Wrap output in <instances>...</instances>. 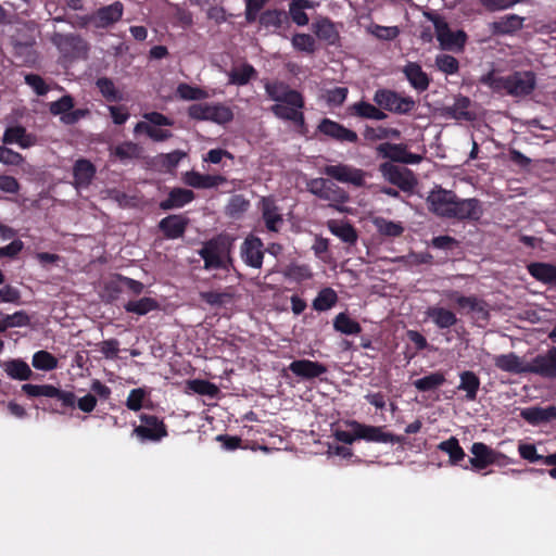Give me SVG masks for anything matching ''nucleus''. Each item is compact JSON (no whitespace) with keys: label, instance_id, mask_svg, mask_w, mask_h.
Listing matches in <instances>:
<instances>
[{"label":"nucleus","instance_id":"1","mask_svg":"<svg viewBox=\"0 0 556 556\" xmlns=\"http://www.w3.org/2000/svg\"><path fill=\"white\" fill-rule=\"evenodd\" d=\"M429 210L438 216L457 219H478L482 210L477 199H458L453 191L441 187L427 197Z\"/></svg>","mask_w":556,"mask_h":556},{"label":"nucleus","instance_id":"2","mask_svg":"<svg viewBox=\"0 0 556 556\" xmlns=\"http://www.w3.org/2000/svg\"><path fill=\"white\" fill-rule=\"evenodd\" d=\"M264 88L266 94L276 102L270 109L275 116L285 121H291L299 126L304 125V115L302 113L304 100L299 91L278 80L265 81Z\"/></svg>","mask_w":556,"mask_h":556},{"label":"nucleus","instance_id":"3","mask_svg":"<svg viewBox=\"0 0 556 556\" xmlns=\"http://www.w3.org/2000/svg\"><path fill=\"white\" fill-rule=\"evenodd\" d=\"M480 83L495 92H506L515 98H525L536 87V76L532 71H517L507 76H501L494 71L480 77Z\"/></svg>","mask_w":556,"mask_h":556},{"label":"nucleus","instance_id":"4","mask_svg":"<svg viewBox=\"0 0 556 556\" xmlns=\"http://www.w3.org/2000/svg\"><path fill=\"white\" fill-rule=\"evenodd\" d=\"M231 249L232 240L226 236H218L204 242L198 251V254L204 261L203 268L206 270H229L233 266Z\"/></svg>","mask_w":556,"mask_h":556},{"label":"nucleus","instance_id":"5","mask_svg":"<svg viewBox=\"0 0 556 556\" xmlns=\"http://www.w3.org/2000/svg\"><path fill=\"white\" fill-rule=\"evenodd\" d=\"M307 190L318 199L328 202L329 207L340 213H352V208L345 205L350 201L349 193L333 181L314 178L307 182Z\"/></svg>","mask_w":556,"mask_h":556},{"label":"nucleus","instance_id":"6","mask_svg":"<svg viewBox=\"0 0 556 556\" xmlns=\"http://www.w3.org/2000/svg\"><path fill=\"white\" fill-rule=\"evenodd\" d=\"M188 115L192 119L224 125L232 121V110L223 103H194L189 106Z\"/></svg>","mask_w":556,"mask_h":556},{"label":"nucleus","instance_id":"7","mask_svg":"<svg viewBox=\"0 0 556 556\" xmlns=\"http://www.w3.org/2000/svg\"><path fill=\"white\" fill-rule=\"evenodd\" d=\"M372 101L380 110L394 114H407L415 109V100L408 96H401L394 90L380 88L374 93Z\"/></svg>","mask_w":556,"mask_h":556},{"label":"nucleus","instance_id":"8","mask_svg":"<svg viewBox=\"0 0 556 556\" xmlns=\"http://www.w3.org/2000/svg\"><path fill=\"white\" fill-rule=\"evenodd\" d=\"M435 29V36L440 46L444 50H462L467 36L463 30L452 31L445 22L439 15H429Z\"/></svg>","mask_w":556,"mask_h":556},{"label":"nucleus","instance_id":"9","mask_svg":"<svg viewBox=\"0 0 556 556\" xmlns=\"http://www.w3.org/2000/svg\"><path fill=\"white\" fill-rule=\"evenodd\" d=\"M323 172L339 182L350 184L357 188L364 187L366 184V178L369 176L367 172L361 168L342 163L336 165H327L324 167Z\"/></svg>","mask_w":556,"mask_h":556},{"label":"nucleus","instance_id":"10","mask_svg":"<svg viewBox=\"0 0 556 556\" xmlns=\"http://www.w3.org/2000/svg\"><path fill=\"white\" fill-rule=\"evenodd\" d=\"M379 170L387 181L399 187L404 192H412L417 185L413 172L407 168L387 162L379 166Z\"/></svg>","mask_w":556,"mask_h":556},{"label":"nucleus","instance_id":"11","mask_svg":"<svg viewBox=\"0 0 556 556\" xmlns=\"http://www.w3.org/2000/svg\"><path fill=\"white\" fill-rule=\"evenodd\" d=\"M141 425L134 429V434L141 441L159 442L167 437V429L163 420L154 415L142 414L140 416Z\"/></svg>","mask_w":556,"mask_h":556},{"label":"nucleus","instance_id":"12","mask_svg":"<svg viewBox=\"0 0 556 556\" xmlns=\"http://www.w3.org/2000/svg\"><path fill=\"white\" fill-rule=\"evenodd\" d=\"M470 452L472 457L469 459V463L475 470H482L493 464L502 465V460L507 459L504 454L492 450L482 442H475L471 445Z\"/></svg>","mask_w":556,"mask_h":556},{"label":"nucleus","instance_id":"13","mask_svg":"<svg viewBox=\"0 0 556 556\" xmlns=\"http://www.w3.org/2000/svg\"><path fill=\"white\" fill-rule=\"evenodd\" d=\"M351 429L356 430L357 440H365L367 442H378V443H400L401 438L391 433L383 431L382 427L370 426L361 424L356 420H352L349 424Z\"/></svg>","mask_w":556,"mask_h":556},{"label":"nucleus","instance_id":"14","mask_svg":"<svg viewBox=\"0 0 556 556\" xmlns=\"http://www.w3.org/2000/svg\"><path fill=\"white\" fill-rule=\"evenodd\" d=\"M124 13V5L115 1L109 5L102 7L87 17V23L94 28H109L117 23Z\"/></svg>","mask_w":556,"mask_h":556},{"label":"nucleus","instance_id":"15","mask_svg":"<svg viewBox=\"0 0 556 556\" xmlns=\"http://www.w3.org/2000/svg\"><path fill=\"white\" fill-rule=\"evenodd\" d=\"M242 261L250 267L261 268L264 258V244L253 235L248 236L240 248Z\"/></svg>","mask_w":556,"mask_h":556},{"label":"nucleus","instance_id":"16","mask_svg":"<svg viewBox=\"0 0 556 556\" xmlns=\"http://www.w3.org/2000/svg\"><path fill=\"white\" fill-rule=\"evenodd\" d=\"M493 361L494 365L502 371L516 375L532 374V359L527 362L513 352L496 355Z\"/></svg>","mask_w":556,"mask_h":556},{"label":"nucleus","instance_id":"17","mask_svg":"<svg viewBox=\"0 0 556 556\" xmlns=\"http://www.w3.org/2000/svg\"><path fill=\"white\" fill-rule=\"evenodd\" d=\"M377 151L386 159L404 164H418L422 160L419 154L407 151L403 144L386 142L378 146Z\"/></svg>","mask_w":556,"mask_h":556},{"label":"nucleus","instance_id":"18","mask_svg":"<svg viewBox=\"0 0 556 556\" xmlns=\"http://www.w3.org/2000/svg\"><path fill=\"white\" fill-rule=\"evenodd\" d=\"M260 208L266 229L270 232H278L283 225V218L275 201L270 198H262Z\"/></svg>","mask_w":556,"mask_h":556},{"label":"nucleus","instance_id":"19","mask_svg":"<svg viewBox=\"0 0 556 556\" xmlns=\"http://www.w3.org/2000/svg\"><path fill=\"white\" fill-rule=\"evenodd\" d=\"M532 374L543 378L556 379V348H551L545 354L532 358Z\"/></svg>","mask_w":556,"mask_h":556},{"label":"nucleus","instance_id":"20","mask_svg":"<svg viewBox=\"0 0 556 556\" xmlns=\"http://www.w3.org/2000/svg\"><path fill=\"white\" fill-rule=\"evenodd\" d=\"M318 129L321 134L338 141L356 142L358 139L355 131L348 129L343 125L329 118H324L320 122Z\"/></svg>","mask_w":556,"mask_h":556},{"label":"nucleus","instance_id":"21","mask_svg":"<svg viewBox=\"0 0 556 556\" xmlns=\"http://www.w3.org/2000/svg\"><path fill=\"white\" fill-rule=\"evenodd\" d=\"M184 181L188 186L198 189H210L223 185L226 178L220 175L200 174L191 170L184 174Z\"/></svg>","mask_w":556,"mask_h":556},{"label":"nucleus","instance_id":"22","mask_svg":"<svg viewBox=\"0 0 556 556\" xmlns=\"http://www.w3.org/2000/svg\"><path fill=\"white\" fill-rule=\"evenodd\" d=\"M188 223V218L182 215H169L160 220L159 227L166 238L177 239L184 236Z\"/></svg>","mask_w":556,"mask_h":556},{"label":"nucleus","instance_id":"23","mask_svg":"<svg viewBox=\"0 0 556 556\" xmlns=\"http://www.w3.org/2000/svg\"><path fill=\"white\" fill-rule=\"evenodd\" d=\"M425 314L439 329H448L458 321L453 311L439 305L429 306Z\"/></svg>","mask_w":556,"mask_h":556},{"label":"nucleus","instance_id":"24","mask_svg":"<svg viewBox=\"0 0 556 556\" xmlns=\"http://www.w3.org/2000/svg\"><path fill=\"white\" fill-rule=\"evenodd\" d=\"M96 175L94 165L86 160H77L73 167L74 185L76 188H87Z\"/></svg>","mask_w":556,"mask_h":556},{"label":"nucleus","instance_id":"25","mask_svg":"<svg viewBox=\"0 0 556 556\" xmlns=\"http://www.w3.org/2000/svg\"><path fill=\"white\" fill-rule=\"evenodd\" d=\"M3 143H16L23 149L30 148L36 144V137L28 134L23 126L8 127L3 134Z\"/></svg>","mask_w":556,"mask_h":556},{"label":"nucleus","instance_id":"26","mask_svg":"<svg viewBox=\"0 0 556 556\" xmlns=\"http://www.w3.org/2000/svg\"><path fill=\"white\" fill-rule=\"evenodd\" d=\"M403 73L414 89L418 91L428 89L430 79L418 63L408 62L404 66Z\"/></svg>","mask_w":556,"mask_h":556},{"label":"nucleus","instance_id":"27","mask_svg":"<svg viewBox=\"0 0 556 556\" xmlns=\"http://www.w3.org/2000/svg\"><path fill=\"white\" fill-rule=\"evenodd\" d=\"M289 369L294 375L307 379L319 377L327 371L324 365L308 359L294 361L290 364Z\"/></svg>","mask_w":556,"mask_h":556},{"label":"nucleus","instance_id":"28","mask_svg":"<svg viewBox=\"0 0 556 556\" xmlns=\"http://www.w3.org/2000/svg\"><path fill=\"white\" fill-rule=\"evenodd\" d=\"M194 199L192 190L184 188H174L169 191L168 198L160 203V208L168 211L179 208L190 203Z\"/></svg>","mask_w":556,"mask_h":556},{"label":"nucleus","instance_id":"29","mask_svg":"<svg viewBox=\"0 0 556 556\" xmlns=\"http://www.w3.org/2000/svg\"><path fill=\"white\" fill-rule=\"evenodd\" d=\"M329 231L348 244H355L357 241V232L355 228L348 222L330 219L327 222Z\"/></svg>","mask_w":556,"mask_h":556},{"label":"nucleus","instance_id":"30","mask_svg":"<svg viewBox=\"0 0 556 556\" xmlns=\"http://www.w3.org/2000/svg\"><path fill=\"white\" fill-rule=\"evenodd\" d=\"M350 111L353 115L366 119L383 121L388 117L376 103L372 104L367 101L355 102L350 106Z\"/></svg>","mask_w":556,"mask_h":556},{"label":"nucleus","instance_id":"31","mask_svg":"<svg viewBox=\"0 0 556 556\" xmlns=\"http://www.w3.org/2000/svg\"><path fill=\"white\" fill-rule=\"evenodd\" d=\"M529 274L538 281L556 287V266L549 263H531L527 266Z\"/></svg>","mask_w":556,"mask_h":556},{"label":"nucleus","instance_id":"32","mask_svg":"<svg viewBox=\"0 0 556 556\" xmlns=\"http://www.w3.org/2000/svg\"><path fill=\"white\" fill-rule=\"evenodd\" d=\"M1 366L7 376L14 380L24 381L33 376L29 365L20 358L7 361Z\"/></svg>","mask_w":556,"mask_h":556},{"label":"nucleus","instance_id":"33","mask_svg":"<svg viewBox=\"0 0 556 556\" xmlns=\"http://www.w3.org/2000/svg\"><path fill=\"white\" fill-rule=\"evenodd\" d=\"M470 105L471 101L469 98L458 96L455 98L454 103L446 106L444 111L445 114L452 118L471 121L473 118V114L469 110Z\"/></svg>","mask_w":556,"mask_h":556},{"label":"nucleus","instance_id":"34","mask_svg":"<svg viewBox=\"0 0 556 556\" xmlns=\"http://www.w3.org/2000/svg\"><path fill=\"white\" fill-rule=\"evenodd\" d=\"M316 3L311 0H292L289 4V14L293 23L298 26H305L308 24V16L305 12L306 9H314Z\"/></svg>","mask_w":556,"mask_h":556},{"label":"nucleus","instance_id":"35","mask_svg":"<svg viewBox=\"0 0 556 556\" xmlns=\"http://www.w3.org/2000/svg\"><path fill=\"white\" fill-rule=\"evenodd\" d=\"M459 379L458 390L466 392L467 401H475L480 388L479 377L473 371L466 370L459 375Z\"/></svg>","mask_w":556,"mask_h":556},{"label":"nucleus","instance_id":"36","mask_svg":"<svg viewBox=\"0 0 556 556\" xmlns=\"http://www.w3.org/2000/svg\"><path fill=\"white\" fill-rule=\"evenodd\" d=\"M462 302L463 303L458 306L459 311L473 313L479 319L489 318V305L484 300L479 299L476 295H469L465 296Z\"/></svg>","mask_w":556,"mask_h":556},{"label":"nucleus","instance_id":"37","mask_svg":"<svg viewBox=\"0 0 556 556\" xmlns=\"http://www.w3.org/2000/svg\"><path fill=\"white\" fill-rule=\"evenodd\" d=\"M228 76L230 84L243 86L256 76V71L251 64L243 63L239 66H235L229 72Z\"/></svg>","mask_w":556,"mask_h":556},{"label":"nucleus","instance_id":"38","mask_svg":"<svg viewBox=\"0 0 556 556\" xmlns=\"http://www.w3.org/2000/svg\"><path fill=\"white\" fill-rule=\"evenodd\" d=\"M372 224L380 235L387 237H400L404 231L401 223L389 220L384 217H375Z\"/></svg>","mask_w":556,"mask_h":556},{"label":"nucleus","instance_id":"39","mask_svg":"<svg viewBox=\"0 0 556 556\" xmlns=\"http://www.w3.org/2000/svg\"><path fill=\"white\" fill-rule=\"evenodd\" d=\"M439 450L446 453L450 457V462L453 465H457L465 458V452L458 443V440L454 437L446 441H442L438 445Z\"/></svg>","mask_w":556,"mask_h":556},{"label":"nucleus","instance_id":"40","mask_svg":"<svg viewBox=\"0 0 556 556\" xmlns=\"http://www.w3.org/2000/svg\"><path fill=\"white\" fill-rule=\"evenodd\" d=\"M333 328L344 334H358L362 331L361 325L344 313H340L333 320Z\"/></svg>","mask_w":556,"mask_h":556},{"label":"nucleus","instance_id":"41","mask_svg":"<svg viewBox=\"0 0 556 556\" xmlns=\"http://www.w3.org/2000/svg\"><path fill=\"white\" fill-rule=\"evenodd\" d=\"M445 382V377L442 372L435 371L428 376L414 381V387L422 392L432 391L441 387Z\"/></svg>","mask_w":556,"mask_h":556},{"label":"nucleus","instance_id":"42","mask_svg":"<svg viewBox=\"0 0 556 556\" xmlns=\"http://www.w3.org/2000/svg\"><path fill=\"white\" fill-rule=\"evenodd\" d=\"M159 307L157 302L152 298H141L136 301H129L124 305V308L128 313H135L137 315H146Z\"/></svg>","mask_w":556,"mask_h":556},{"label":"nucleus","instance_id":"43","mask_svg":"<svg viewBox=\"0 0 556 556\" xmlns=\"http://www.w3.org/2000/svg\"><path fill=\"white\" fill-rule=\"evenodd\" d=\"M338 301V295L331 288L323 289L313 301L314 309L325 312L330 309Z\"/></svg>","mask_w":556,"mask_h":556},{"label":"nucleus","instance_id":"44","mask_svg":"<svg viewBox=\"0 0 556 556\" xmlns=\"http://www.w3.org/2000/svg\"><path fill=\"white\" fill-rule=\"evenodd\" d=\"M315 35L323 40L333 43L338 37L333 24L328 18H321L313 24Z\"/></svg>","mask_w":556,"mask_h":556},{"label":"nucleus","instance_id":"45","mask_svg":"<svg viewBox=\"0 0 556 556\" xmlns=\"http://www.w3.org/2000/svg\"><path fill=\"white\" fill-rule=\"evenodd\" d=\"M96 86L101 94L110 102H118L123 100V94L116 89L112 79L101 77L97 79Z\"/></svg>","mask_w":556,"mask_h":556},{"label":"nucleus","instance_id":"46","mask_svg":"<svg viewBox=\"0 0 556 556\" xmlns=\"http://www.w3.org/2000/svg\"><path fill=\"white\" fill-rule=\"evenodd\" d=\"M31 365L39 370H53L58 367V359L47 351H38L33 355Z\"/></svg>","mask_w":556,"mask_h":556},{"label":"nucleus","instance_id":"47","mask_svg":"<svg viewBox=\"0 0 556 556\" xmlns=\"http://www.w3.org/2000/svg\"><path fill=\"white\" fill-rule=\"evenodd\" d=\"M201 299L205 301L211 306H223L231 302L233 298V293L227 289L223 292L217 291H207L201 292Z\"/></svg>","mask_w":556,"mask_h":556},{"label":"nucleus","instance_id":"48","mask_svg":"<svg viewBox=\"0 0 556 556\" xmlns=\"http://www.w3.org/2000/svg\"><path fill=\"white\" fill-rule=\"evenodd\" d=\"M142 149L131 141L123 142L115 147L114 155L121 161L140 157Z\"/></svg>","mask_w":556,"mask_h":556},{"label":"nucleus","instance_id":"49","mask_svg":"<svg viewBox=\"0 0 556 556\" xmlns=\"http://www.w3.org/2000/svg\"><path fill=\"white\" fill-rule=\"evenodd\" d=\"M187 387L193 393L207 395L210 397H215L219 391L214 383L201 379L189 380Z\"/></svg>","mask_w":556,"mask_h":556},{"label":"nucleus","instance_id":"50","mask_svg":"<svg viewBox=\"0 0 556 556\" xmlns=\"http://www.w3.org/2000/svg\"><path fill=\"white\" fill-rule=\"evenodd\" d=\"M286 15L279 10H267L260 15V24L266 28H280Z\"/></svg>","mask_w":556,"mask_h":556},{"label":"nucleus","instance_id":"51","mask_svg":"<svg viewBox=\"0 0 556 556\" xmlns=\"http://www.w3.org/2000/svg\"><path fill=\"white\" fill-rule=\"evenodd\" d=\"M22 391L30 397H54L55 387L51 384H31L26 383L22 386Z\"/></svg>","mask_w":556,"mask_h":556},{"label":"nucleus","instance_id":"52","mask_svg":"<svg viewBox=\"0 0 556 556\" xmlns=\"http://www.w3.org/2000/svg\"><path fill=\"white\" fill-rule=\"evenodd\" d=\"M435 65L437 67L446 75H454L459 70V62L456 58L450 54H438L435 56Z\"/></svg>","mask_w":556,"mask_h":556},{"label":"nucleus","instance_id":"53","mask_svg":"<svg viewBox=\"0 0 556 556\" xmlns=\"http://www.w3.org/2000/svg\"><path fill=\"white\" fill-rule=\"evenodd\" d=\"M72 109H74V99L70 94H65L49 104V112L54 116H60V118Z\"/></svg>","mask_w":556,"mask_h":556},{"label":"nucleus","instance_id":"54","mask_svg":"<svg viewBox=\"0 0 556 556\" xmlns=\"http://www.w3.org/2000/svg\"><path fill=\"white\" fill-rule=\"evenodd\" d=\"M177 94L179 98L189 101L202 100L207 97V93L201 88L193 87L185 83L178 85Z\"/></svg>","mask_w":556,"mask_h":556},{"label":"nucleus","instance_id":"55","mask_svg":"<svg viewBox=\"0 0 556 556\" xmlns=\"http://www.w3.org/2000/svg\"><path fill=\"white\" fill-rule=\"evenodd\" d=\"M148 395V391L143 388L132 389L126 400V406L128 409L138 412L143 406V400Z\"/></svg>","mask_w":556,"mask_h":556},{"label":"nucleus","instance_id":"56","mask_svg":"<svg viewBox=\"0 0 556 556\" xmlns=\"http://www.w3.org/2000/svg\"><path fill=\"white\" fill-rule=\"evenodd\" d=\"M292 46L299 51L313 53L315 51V39L307 34H296L292 38Z\"/></svg>","mask_w":556,"mask_h":556},{"label":"nucleus","instance_id":"57","mask_svg":"<svg viewBox=\"0 0 556 556\" xmlns=\"http://www.w3.org/2000/svg\"><path fill=\"white\" fill-rule=\"evenodd\" d=\"M523 18L518 15H507L502 17L497 23L496 27L502 33H511L522 27Z\"/></svg>","mask_w":556,"mask_h":556},{"label":"nucleus","instance_id":"58","mask_svg":"<svg viewBox=\"0 0 556 556\" xmlns=\"http://www.w3.org/2000/svg\"><path fill=\"white\" fill-rule=\"evenodd\" d=\"M364 136L368 140H380V139H386V138H389V137H399L400 136V131L396 130V129H393V128H383V127L372 128V127H367L365 129Z\"/></svg>","mask_w":556,"mask_h":556},{"label":"nucleus","instance_id":"59","mask_svg":"<svg viewBox=\"0 0 556 556\" xmlns=\"http://www.w3.org/2000/svg\"><path fill=\"white\" fill-rule=\"evenodd\" d=\"M369 30L375 37L381 40H393L400 34L396 26L372 25L369 27Z\"/></svg>","mask_w":556,"mask_h":556},{"label":"nucleus","instance_id":"60","mask_svg":"<svg viewBox=\"0 0 556 556\" xmlns=\"http://www.w3.org/2000/svg\"><path fill=\"white\" fill-rule=\"evenodd\" d=\"M348 92L345 87H336L327 90L325 99L330 106H340L345 101Z\"/></svg>","mask_w":556,"mask_h":556},{"label":"nucleus","instance_id":"61","mask_svg":"<svg viewBox=\"0 0 556 556\" xmlns=\"http://www.w3.org/2000/svg\"><path fill=\"white\" fill-rule=\"evenodd\" d=\"M3 320L5 330L8 328L27 326L30 323L29 316L24 311H18L14 314L5 315Z\"/></svg>","mask_w":556,"mask_h":556},{"label":"nucleus","instance_id":"62","mask_svg":"<svg viewBox=\"0 0 556 556\" xmlns=\"http://www.w3.org/2000/svg\"><path fill=\"white\" fill-rule=\"evenodd\" d=\"M520 416L531 425L545 422L543 407L534 406L521 410Z\"/></svg>","mask_w":556,"mask_h":556},{"label":"nucleus","instance_id":"63","mask_svg":"<svg viewBox=\"0 0 556 556\" xmlns=\"http://www.w3.org/2000/svg\"><path fill=\"white\" fill-rule=\"evenodd\" d=\"M24 162L22 154L0 146V163L4 165H20Z\"/></svg>","mask_w":556,"mask_h":556},{"label":"nucleus","instance_id":"64","mask_svg":"<svg viewBox=\"0 0 556 556\" xmlns=\"http://www.w3.org/2000/svg\"><path fill=\"white\" fill-rule=\"evenodd\" d=\"M25 83L31 87L38 96H43L49 91L48 85L39 75L27 74L25 76Z\"/></svg>","mask_w":556,"mask_h":556}]
</instances>
